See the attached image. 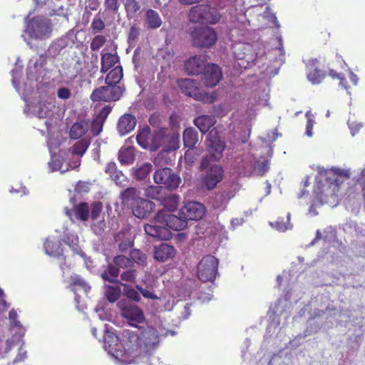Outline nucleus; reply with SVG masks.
Listing matches in <instances>:
<instances>
[{
    "label": "nucleus",
    "mask_w": 365,
    "mask_h": 365,
    "mask_svg": "<svg viewBox=\"0 0 365 365\" xmlns=\"http://www.w3.org/2000/svg\"><path fill=\"white\" fill-rule=\"evenodd\" d=\"M9 317L10 320L12 322V321L17 320L18 315H17L16 312L14 309H11L9 312Z\"/></svg>",
    "instance_id": "nucleus-64"
},
{
    "label": "nucleus",
    "mask_w": 365,
    "mask_h": 365,
    "mask_svg": "<svg viewBox=\"0 0 365 365\" xmlns=\"http://www.w3.org/2000/svg\"><path fill=\"white\" fill-rule=\"evenodd\" d=\"M124 6L128 17H133L140 9L137 0H125Z\"/></svg>",
    "instance_id": "nucleus-39"
},
{
    "label": "nucleus",
    "mask_w": 365,
    "mask_h": 365,
    "mask_svg": "<svg viewBox=\"0 0 365 365\" xmlns=\"http://www.w3.org/2000/svg\"><path fill=\"white\" fill-rule=\"evenodd\" d=\"M118 160L122 165L132 164L135 160L133 152L130 148L121 149L118 153Z\"/></svg>",
    "instance_id": "nucleus-37"
},
{
    "label": "nucleus",
    "mask_w": 365,
    "mask_h": 365,
    "mask_svg": "<svg viewBox=\"0 0 365 365\" xmlns=\"http://www.w3.org/2000/svg\"><path fill=\"white\" fill-rule=\"evenodd\" d=\"M118 237L121 239L120 242H118V250L121 252H126L134 245L133 240L130 237H125V234H123L122 237L119 235Z\"/></svg>",
    "instance_id": "nucleus-41"
},
{
    "label": "nucleus",
    "mask_w": 365,
    "mask_h": 365,
    "mask_svg": "<svg viewBox=\"0 0 365 365\" xmlns=\"http://www.w3.org/2000/svg\"><path fill=\"white\" fill-rule=\"evenodd\" d=\"M122 316L128 319L129 324L135 327H139L136 324L145 321V315L143 310L136 305L128 304L122 308Z\"/></svg>",
    "instance_id": "nucleus-14"
},
{
    "label": "nucleus",
    "mask_w": 365,
    "mask_h": 365,
    "mask_svg": "<svg viewBox=\"0 0 365 365\" xmlns=\"http://www.w3.org/2000/svg\"><path fill=\"white\" fill-rule=\"evenodd\" d=\"M254 170L258 175H264L269 170V162L267 160L257 161Z\"/></svg>",
    "instance_id": "nucleus-47"
},
{
    "label": "nucleus",
    "mask_w": 365,
    "mask_h": 365,
    "mask_svg": "<svg viewBox=\"0 0 365 365\" xmlns=\"http://www.w3.org/2000/svg\"><path fill=\"white\" fill-rule=\"evenodd\" d=\"M206 143L208 154L202 158L201 162V168L205 170L201 182L203 187L207 190H212L223 180L225 172L221 165L210 166V163L219 161L222 158L225 145L220 140L217 131L214 130L209 133Z\"/></svg>",
    "instance_id": "nucleus-2"
},
{
    "label": "nucleus",
    "mask_w": 365,
    "mask_h": 365,
    "mask_svg": "<svg viewBox=\"0 0 365 365\" xmlns=\"http://www.w3.org/2000/svg\"><path fill=\"white\" fill-rule=\"evenodd\" d=\"M103 205L101 202H95L91 204V217L96 220L102 212Z\"/></svg>",
    "instance_id": "nucleus-51"
},
{
    "label": "nucleus",
    "mask_w": 365,
    "mask_h": 365,
    "mask_svg": "<svg viewBox=\"0 0 365 365\" xmlns=\"http://www.w3.org/2000/svg\"><path fill=\"white\" fill-rule=\"evenodd\" d=\"M329 76L334 79H339V84H343V81H345V77L344 74L337 73L336 71L332 69L329 70Z\"/></svg>",
    "instance_id": "nucleus-58"
},
{
    "label": "nucleus",
    "mask_w": 365,
    "mask_h": 365,
    "mask_svg": "<svg viewBox=\"0 0 365 365\" xmlns=\"http://www.w3.org/2000/svg\"><path fill=\"white\" fill-rule=\"evenodd\" d=\"M219 260L215 256L207 255L197 266V277L202 282H213L217 274Z\"/></svg>",
    "instance_id": "nucleus-6"
},
{
    "label": "nucleus",
    "mask_w": 365,
    "mask_h": 365,
    "mask_svg": "<svg viewBox=\"0 0 365 365\" xmlns=\"http://www.w3.org/2000/svg\"><path fill=\"white\" fill-rule=\"evenodd\" d=\"M150 130L148 127H145L138 131L136 136V140L140 146L143 148L150 149Z\"/></svg>",
    "instance_id": "nucleus-32"
},
{
    "label": "nucleus",
    "mask_w": 365,
    "mask_h": 365,
    "mask_svg": "<svg viewBox=\"0 0 365 365\" xmlns=\"http://www.w3.org/2000/svg\"><path fill=\"white\" fill-rule=\"evenodd\" d=\"M222 77V71L217 65L207 64L202 73V82L207 87H214L219 83Z\"/></svg>",
    "instance_id": "nucleus-13"
},
{
    "label": "nucleus",
    "mask_w": 365,
    "mask_h": 365,
    "mask_svg": "<svg viewBox=\"0 0 365 365\" xmlns=\"http://www.w3.org/2000/svg\"><path fill=\"white\" fill-rule=\"evenodd\" d=\"M153 178L156 184L170 190H176L181 182L180 177L170 168L157 170L154 173Z\"/></svg>",
    "instance_id": "nucleus-9"
},
{
    "label": "nucleus",
    "mask_w": 365,
    "mask_h": 365,
    "mask_svg": "<svg viewBox=\"0 0 365 365\" xmlns=\"http://www.w3.org/2000/svg\"><path fill=\"white\" fill-rule=\"evenodd\" d=\"M123 349L128 356L150 354L160 344V334L153 327H139L138 332L124 330Z\"/></svg>",
    "instance_id": "nucleus-3"
},
{
    "label": "nucleus",
    "mask_w": 365,
    "mask_h": 365,
    "mask_svg": "<svg viewBox=\"0 0 365 365\" xmlns=\"http://www.w3.org/2000/svg\"><path fill=\"white\" fill-rule=\"evenodd\" d=\"M136 289L140 291V292L142 294V295L147 299H158V297L156 294L154 293L150 292L148 289H143L140 285L136 286Z\"/></svg>",
    "instance_id": "nucleus-55"
},
{
    "label": "nucleus",
    "mask_w": 365,
    "mask_h": 365,
    "mask_svg": "<svg viewBox=\"0 0 365 365\" xmlns=\"http://www.w3.org/2000/svg\"><path fill=\"white\" fill-rule=\"evenodd\" d=\"M73 212L78 220L87 221L89 217V206L87 202H81L76 205Z\"/></svg>",
    "instance_id": "nucleus-35"
},
{
    "label": "nucleus",
    "mask_w": 365,
    "mask_h": 365,
    "mask_svg": "<svg viewBox=\"0 0 365 365\" xmlns=\"http://www.w3.org/2000/svg\"><path fill=\"white\" fill-rule=\"evenodd\" d=\"M318 63L317 58L309 59L306 63L307 78L313 84L321 83L325 77V73L318 68Z\"/></svg>",
    "instance_id": "nucleus-16"
},
{
    "label": "nucleus",
    "mask_w": 365,
    "mask_h": 365,
    "mask_svg": "<svg viewBox=\"0 0 365 365\" xmlns=\"http://www.w3.org/2000/svg\"><path fill=\"white\" fill-rule=\"evenodd\" d=\"M145 21L148 27L152 29H158L162 25V19L159 14L151 9L146 11Z\"/></svg>",
    "instance_id": "nucleus-28"
},
{
    "label": "nucleus",
    "mask_w": 365,
    "mask_h": 365,
    "mask_svg": "<svg viewBox=\"0 0 365 365\" xmlns=\"http://www.w3.org/2000/svg\"><path fill=\"white\" fill-rule=\"evenodd\" d=\"M221 16L217 9L211 8L208 4H198L192 6L188 13L191 22L215 24L220 21Z\"/></svg>",
    "instance_id": "nucleus-5"
},
{
    "label": "nucleus",
    "mask_w": 365,
    "mask_h": 365,
    "mask_svg": "<svg viewBox=\"0 0 365 365\" xmlns=\"http://www.w3.org/2000/svg\"><path fill=\"white\" fill-rule=\"evenodd\" d=\"M287 222L285 223L284 218L279 217L272 225L280 232H284L289 228V214L287 216Z\"/></svg>",
    "instance_id": "nucleus-50"
},
{
    "label": "nucleus",
    "mask_w": 365,
    "mask_h": 365,
    "mask_svg": "<svg viewBox=\"0 0 365 365\" xmlns=\"http://www.w3.org/2000/svg\"><path fill=\"white\" fill-rule=\"evenodd\" d=\"M90 145V140L84 138L77 141L72 147L73 155L82 156Z\"/></svg>",
    "instance_id": "nucleus-36"
},
{
    "label": "nucleus",
    "mask_w": 365,
    "mask_h": 365,
    "mask_svg": "<svg viewBox=\"0 0 365 365\" xmlns=\"http://www.w3.org/2000/svg\"><path fill=\"white\" fill-rule=\"evenodd\" d=\"M198 140L197 132L193 128H187L183 133V141L186 148H192Z\"/></svg>",
    "instance_id": "nucleus-30"
},
{
    "label": "nucleus",
    "mask_w": 365,
    "mask_h": 365,
    "mask_svg": "<svg viewBox=\"0 0 365 365\" xmlns=\"http://www.w3.org/2000/svg\"><path fill=\"white\" fill-rule=\"evenodd\" d=\"M106 297L110 302H116L120 297V287L109 286L106 292Z\"/></svg>",
    "instance_id": "nucleus-43"
},
{
    "label": "nucleus",
    "mask_w": 365,
    "mask_h": 365,
    "mask_svg": "<svg viewBox=\"0 0 365 365\" xmlns=\"http://www.w3.org/2000/svg\"><path fill=\"white\" fill-rule=\"evenodd\" d=\"M314 124V120L312 119H308L306 123V134L309 137L312 136V130Z\"/></svg>",
    "instance_id": "nucleus-60"
},
{
    "label": "nucleus",
    "mask_w": 365,
    "mask_h": 365,
    "mask_svg": "<svg viewBox=\"0 0 365 365\" xmlns=\"http://www.w3.org/2000/svg\"><path fill=\"white\" fill-rule=\"evenodd\" d=\"M178 86L182 93L205 103H212L217 97V93L215 91L211 93L202 92L199 88V83L193 79H181L178 81Z\"/></svg>",
    "instance_id": "nucleus-4"
},
{
    "label": "nucleus",
    "mask_w": 365,
    "mask_h": 365,
    "mask_svg": "<svg viewBox=\"0 0 365 365\" xmlns=\"http://www.w3.org/2000/svg\"><path fill=\"white\" fill-rule=\"evenodd\" d=\"M175 255L176 250L175 247L167 243H162L155 247L154 257L158 262H166L170 259H173Z\"/></svg>",
    "instance_id": "nucleus-18"
},
{
    "label": "nucleus",
    "mask_w": 365,
    "mask_h": 365,
    "mask_svg": "<svg viewBox=\"0 0 365 365\" xmlns=\"http://www.w3.org/2000/svg\"><path fill=\"white\" fill-rule=\"evenodd\" d=\"M122 285L124 287V294L128 298L135 302H139L140 300V296L138 291L130 285L125 284H123Z\"/></svg>",
    "instance_id": "nucleus-45"
},
{
    "label": "nucleus",
    "mask_w": 365,
    "mask_h": 365,
    "mask_svg": "<svg viewBox=\"0 0 365 365\" xmlns=\"http://www.w3.org/2000/svg\"><path fill=\"white\" fill-rule=\"evenodd\" d=\"M205 58L202 56H194L187 59L185 69L190 75H197L205 68Z\"/></svg>",
    "instance_id": "nucleus-20"
},
{
    "label": "nucleus",
    "mask_w": 365,
    "mask_h": 365,
    "mask_svg": "<svg viewBox=\"0 0 365 365\" xmlns=\"http://www.w3.org/2000/svg\"><path fill=\"white\" fill-rule=\"evenodd\" d=\"M57 96L61 99L66 100L71 97V93L68 88L62 87L58 89Z\"/></svg>",
    "instance_id": "nucleus-56"
},
{
    "label": "nucleus",
    "mask_w": 365,
    "mask_h": 365,
    "mask_svg": "<svg viewBox=\"0 0 365 365\" xmlns=\"http://www.w3.org/2000/svg\"><path fill=\"white\" fill-rule=\"evenodd\" d=\"M113 263L120 269L131 268L133 265V260L130 257L125 255H117L113 258Z\"/></svg>",
    "instance_id": "nucleus-40"
},
{
    "label": "nucleus",
    "mask_w": 365,
    "mask_h": 365,
    "mask_svg": "<svg viewBox=\"0 0 365 365\" xmlns=\"http://www.w3.org/2000/svg\"><path fill=\"white\" fill-rule=\"evenodd\" d=\"M191 37L194 46L200 48H210L217 39L215 29L208 26L195 28L191 32Z\"/></svg>",
    "instance_id": "nucleus-8"
},
{
    "label": "nucleus",
    "mask_w": 365,
    "mask_h": 365,
    "mask_svg": "<svg viewBox=\"0 0 365 365\" xmlns=\"http://www.w3.org/2000/svg\"><path fill=\"white\" fill-rule=\"evenodd\" d=\"M124 88L120 86L108 85L95 88L90 96L93 102L116 101L123 96Z\"/></svg>",
    "instance_id": "nucleus-7"
},
{
    "label": "nucleus",
    "mask_w": 365,
    "mask_h": 365,
    "mask_svg": "<svg viewBox=\"0 0 365 365\" xmlns=\"http://www.w3.org/2000/svg\"><path fill=\"white\" fill-rule=\"evenodd\" d=\"M350 177L349 170L339 168L319 170L315 178L314 197L321 204L336 205L339 201L341 185Z\"/></svg>",
    "instance_id": "nucleus-1"
},
{
    "label": "nucleus",
    "mask_w": 365,
    "mask_h": 365,
    "mask_svg": "<svg viewBox=\"0 0 365 365\" xmlns=\"http://www.w3.org/2000/svg\"><path fill=\"white\" fill-rule=\"evenodd\" d=\"M205 213V207L203 204L191 201L186 203L179 211L187 222L188 220H199Z\"/></svg>",
    "instance_id": "nucleus-11"
},
{
    "label": "nucleus",
    "mask_w": 365,
    "mask_h": 365,
    "mask_svg": "<svg viewBox=\"0 0 365 365\" xmlns=\"http://www.w3.org/2000/svg\"><path fill=\"white\" fill-rule=\"evenodd\" d=\"M194 123L202 133H205L215 124V119L211 115H204L196 118Z\"/></svg>",
    "instance_id": "nucleus-25"
},
{
    "label": "nucleus",
    "mask_w": 365,
    "mask_h": 365,
    "mask_svg": "<svg viewBox=\"0 0 365 365\" xmlns=\"http://www.w3.org/2000/svg\"><path fill=\"white\" fill-rule=\"evenodd\" d=\"M106 42V38L103 35H97L91 41L90 48L93 51H98Z\"/></svg>",
    "instance_id": "nucleus-44"
},
{
    "label": "nucleus",
    "mask_w": 365,
    "mask_h": 365,
    "mask_svg": "<svg viewBox=\"0 0 365 365\" xmlns=\"http://www.w3.org/2000/svg\"><path fill=\"white\" fill-rule=\"evenodd\" d=\"M144 230L147 235L159 240H168L170 237V231L163 225L160 226L146 224Z\"/></svg>",
    "instance_id": "nucleus-21"
},
{
    "label": "nucleus",
    "mask_w": 365,
    "mask_h": 365,
    "mask_svg": "<svg viewBox=\"0 0 365 365\" xmlns=\"http://www.w3.org/2000/svg\"><path fill=\"white\" fill-rule=\"evenodd\" d=\"M69 287L71 289L75 292L82 290L87 293L91 289L88 283L77 274H73L71 277V284Z\"/></svg>",
    "instance_id": "nucleus-27"
},
{
    "label": "nucleus",
    "mask_w": 365,
    "mask_h": 365,
    "mask_svg": "<svg viewBox=\"0 0 365 365\" xmlns=\"http://www.w3.org/2000/svg\"><path fill=\"white\" fill-rule=\"evenodd\" d=\"M119 268L114 264H109L101 274L104 281L115 282L119 275Z\"/></svg>",
    "instance_id": "nucleus-34"
},
{
    "label": "nucleus",
    "mask_w": 365,
    "mask_h": 365,
    "mask_svg": "<svg viewBox=\"0 0 365 365\" xmlns=\"http://www.w3.org/2000/svg\"><path fill=\"white\" fill-rule=\"evenodd\" d=\"M26 357V351H24L21 348L19 349V354L15 359V361H22Z\"/></svg>",
    "instance_id": "nucleus-63"
},
{
    "label": "nucleus",
    "mask_w": 365,
    "mask_h": 365,
    "mask_svg": "<svg viewBox=\"0 0 365 365\" xmlns=\"http://www.w3.org/2000/svg\"><path fill=\"white\" fill-rule=\"evenodd\" d=\"M44 249L47 255L58 258L59 266L63 269V266L66 264V257L63 254V250L61 242L47 240L44 243Z\"/></svg>",
    "instance_id": "nucleus-15"
},
{
    "label": "nucleus",
    "mask_w": 365,
    "mask_h": 365,
    "mask_svg": "<svg viewBox=\"0 0 365 365\" xmlns=\"http://www.w3.org/2000/svg\"><path fill=\"white\" fill-rule=\"evenodd\" d=\"M88 130V125L83 121L75 123L71 128L69 136L71 139L76 140L83 136Z\"/></svg>",
    "instance_id": "nucleus-29"
},
{
    "label": "nucleus",
    "mask_w": 365,
    "mask_h": 365,
    "mask_svg": "<svg viewBox=\"0 0 365 365\" xmlns=\"http://www.w3.org/2000/svg\"><path fill=\"white\" fill-rule=\"evenodd\" d=\"M117 170L116 164L114 162H110L107 164L105 171L110 177L112 175L116 173Z\"/></svg>",
    "instance_id": "nucleus-59"
},
{
    "label": "nucleus",
    "mask_w": 365,
    "mask_h": 365,
    "mask_svg": "<svg viewBox=\"0 0 365 365\" xmlns=\"http://www.w3.org/2000/svg\"><path fill=\"white\" fill-rule=\"evenodd\" d=\"M168 130L165 128L154 130L150 138V150H156L168 141Z\"/></svg>",
    "instance_id": "nucleus-23"
},
{
    "label": "nucleus",
    "mask_w": 365,
    "mask_h": 365,
    "mask_svg": "<svg viewBox=\"0 0 365 365\" xmlns=\"http://www.w3.org/2000/svg\"><path fill=\"white\" fill-rule=\"evenodd\" d=\"M140 35V29L135 26H132L128 33V40L129 43L135 42Z\"/></svg>",
    "instance_id": "nucleus-53"
},
{
    "label": "nucleus",
    "mask_w": 365,
    "mask_h": 365,
    "mask_svg": "<svg viewBox=\"0 0 365 365\" xmlns=\"http://www.w3.org/2000/svg\"><path fill=\"white\" fill-rule=\"evenodd\" d=\"M76 191L77 192H88V187L83 182H78L75 187Z\"/></svg>",
    "instance_id": "nucleus-62"
},
{
    "label": "nucleus",
    "mask_w": 365,
    "mask_h": 365,
    "mask_svg": "<svg viewBox=\"0 0 365 365\" xmlns=\"http://www.w3.org/2000/svg\"><path fill=\"white\" fill-rule=\"evenodd\" d=\"M180 196L176 194H170L162 200V205L169 212H173L177 210L179 202Z\"/></svg>",
    "instance_id": "nucleus-33"
},
{
    "label": "nucleus",
    "mask_w": 365,
    "mask_h": 365,
    "mask_svg": "<svg viewBox=\"0 0 365 365\" xmlns=\"http://www.w3.org/2000/svg\"><path fill=\"white\" fill-rule=\"evenodd\" d=\"M155 220L157 222L165 225L168 230L180 231L184 230L187 226V222L182 215L177 216L168 213L166 210H159L157 212Z\"/></svg>",
    "instance_id": "nucleus-10"
},
{
    "label": "nucleus",
    "mask_w": 365,
    "mask_h": 365,
    "mask_svg": "<svg viewBox=\"0 0 365 365\" xmlns=\"http://www.w3.org/2000/svg\"><path fill=\"white\" fill-rule=\"evenodd\" d=\"M136 125V119L131 114H125L121 116L118 123V130L121 135L131 132Z\"/></svg>",
    "instance_id": "nucleus-24"
},
{
    "label": "nucleus",
    "mask_w": 365,
    "mask_h": 365,
    "mask_svg": "<svg viewBox=\"0 0 365 365\" xmlns=\"http://www.w3.org/2000/svg\"><path fill=\"white\" fill-rule=\"evenodd\" d=\"M130 258L133 260V264L136 263L140 266H145L147 264V256L140 250H132L130 252Z\"/></svg>",
    "instance_id": "nucleus-38"
},
{
    "label": "nucleus",
    "mask_w": 365,
    "mask_h": 365,
    "mask_svg": "<svg viewBox=\"0 0 365 365\" xmlns=\"http://www.w3.org/2000/svg\"><path fill=\"white\" fill-rule=\"evenodd\" d=\"M149 123L153 127L159 126V115L157 114H153L149 118Z\"/></svg>",
    "instance_id": "nucleus-61"
},
{
    "label": "nucleus",
    "mask_w": 365,
    "mask_h": 365,
    "mask_svg": "<svg viewBox=\"0 0 365 365\" xmlns=\"http://www.w3.org/2000/svg\"><path fill=\"white\" fill-rule=\"evenodd\" d=\"M103 338L105 349L113 354H114L115 352L118 354L117 352L119 351L120 339L115 334L108 330L107 324L105 325V334Z\"/></svg>",
    "instance_id": "nucleus-22"
},
{
    "label": "nucleus",
    "mask_w": 365,
    "mask_h": 365,
    "mask_svg": "<svg viewBox=\"0 0 365 365\" xmlns=\"http://www.w3.org/2000/svg\"><path fill=\"white\" fill-rule=\"evenodd\" d=\"M119 61V56L117 54L106 53L101 56V73H106L111 67Z\"/></svg>",
    "instance_id": "nucleus-26"
},
{
    "label": "nucleus",
    "mask_w": 365,
    "mask_h": 365,
    "mask_svg": "<svg viewBox=\"0 0 365 365\" xmlns=\"http://www.w3.org/2000/svg\"><path fill=\"white\" fill-rule=\"evenodd\" d=\"M152 165L150 163H145L140 168H137L135 173V178L138 180H145L152 171Z\"/></svg>",
    "instance_id": "nucleus-42"
},
{
    "label": "nucleus",
    "mask_w": 365,
    "mask_h": 365,
    "mask_svg": "<svg viewBox=\"0 0 365 365\" xmlns=\"http://www.w3.org/2000/svg\"><path fill=\"white\" fill-rule=\"evenodd\" d=\"M106 27L104 21L100 18L96 16L91 23V28L93 34L101 32Z\"/></svg>",
    "instance_id": "nucleus-49"
},
{
    "label": "nucleus",
    "mask_w": 365,
    "mask_h": 365,
    "mask_svg": "<svg viewBox=\"0 0 365 365\" xmlns=\"http://www.w3.org/2000/svg\"><path fill=\"white\" fill-rule=\"evenodd\" d=\"M110 178L117 185H121L125 179V175L123 174L122 171L117 170L116 173L112 175Z\"/></svg>",
    "instance_id": "nucleus-57"
},
{
    "label": "nucleus",
    "mask_w": 365,
    "mask_h": 365,
    "mask_svg": "<svg viewBox=\"0 0 365 365\" xmlns=\"http://www.w3.org/2000/svg\"><path fill=\"white\" fill-rule=\"evenodd\" d=\"M26 31L32 38H48L51 33V24L46 20H34L28 25Z\"/></svg>",
    "instance_id": "nucleus-12"
},
{
    "label": "nucleus",
    "mask_w": 365,
    "mask_h": 365,
    "mask_svg": "<svg viewBox=\"0 0 365 365\" xmlns=\"http://www.w3.org/2000/svg\"><path fill=\"white\" fill-rule=\"evenodd\" d=\"M123 76V68L121 66H117L113 68L106 76L105 81L108 85H115L120 81Z\"/></svg>",
    "instance_id": "nucleus-31"
},
{
    "label": "nucleus",
    "mask_w": 365,
    "mask_h": 365,
    "mask_svg": "<svg viewBox=\"0 0 365 365\" xmlns=\"http://www.w3.org/2000/svg\"><path fill=\"white\" fill-rule=\"evenodd\" d=\"M120 6V3L119 0H104V7L106 11L117 14Z\"/></svg>",
    "instance_id": "nucleus-46"
},
{
    "label": "nucleus",
    "mask_w": 365,
    "mask_h": 365,
    "mask_svg": "<svg viewBox=\"0 0 365 365\" xmlns=\"http://www.w3.org/2000/svg\"><path fill=\"white\" fill-rule=\"evenodd\" d=\"M111 110H112V108L110 106H104L101 110L100 112L98 113V115H97V118L98 119H100L103 121L105 122V120H106L108 115L110 114V113L111 112Z\"/></svg>",
    "instance_id": "nucleus-54"
},
{
    "label": "nucleus",
    "mask_w": 365,
    "mask_h": 365,
    "mask_svg": "<svg viewBox=\"0 0 365 365\" xmlns=\"http://www.w3.org/2000/svg\"><path fill=\"white\" fill-rule=\"evenodd\" d=\"M137 278V271L134 269H130L125 272H123L120 274V279L123 281L134 283Z\"/></svg>",
    "instance_id": "nucleus-48"
},
{
    "label": "nucleus",
    "mask_w": 365,
    "mask_h": 365,
    "mask_svg": "<svg viewBox=\"0 0 365 365\" xmlns=\"http://www.w3.org/2000/svg\"><path fill=\"white\" fill-rule=\"evenodd\" d=\"M104 121L97 118L91 123V132L94 135H98L103 130Z\"/></svg>",
    "instance_id": "nucleus-52"
},
{
    "label": "nucleus",
    "mask_w": 365,
    "mask_h": 365,
    "mask_svg": "<svg viewBox=\"0 0 365 365\" xmlns=\"http://www.w3.org/2000/svg\"><path fill=\"white\" fill-rule=\"evenodd\" d=\"M155 205L153 202L141 198L132 210L133 214L138 218L145 219L153 211Z\"/></svg>",
    "instance_id": "nucleus-17"
},
{
    "label": "nucleus",
    "mask_w": 365,
    "mask_h": 365,
    "mask_svg": "<svg viewBox=\"0 0 365 365\" xmlns=\"http://www.w3.org/2000/svg\"><path fill=\"white\" fill-rule=\"evenodd\" d=\"M140 191L135 187H128L122 191L120 199L122 204L130 209L141 199Z\"/></svg>",
    "instance_id": "nucleus-19"
}]
</instances>
